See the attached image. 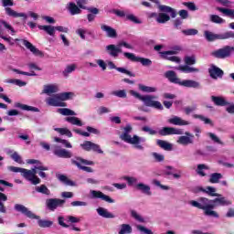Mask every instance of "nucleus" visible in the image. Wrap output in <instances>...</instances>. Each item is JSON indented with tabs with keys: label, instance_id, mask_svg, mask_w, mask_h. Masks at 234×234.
<instances>
[{
	"label": "nucleus",
	"instance_id": "412c9836",
	"mask_svg": "<svg viewBox=\"0 0 234 234\" xmlns=\"http://www.w3.org/2000/svg\"><path fill=\"white\" fill-rule=\"evenodd\" d=\"M53 153L56 156H58V158H72V153H70V151L59 148L58 145L54 146Z\"/></svg>",
	"mask_w": 234,
	"mask_h": 234
},
{
	"label": "nucleus",
	"instance_id": "c03bdc74",
	"mask_svg": "<svg viewBox=\"0 0 234 234\" xmlns=\"http://www.w3.org/2000/svg\"><path fill=\"white\" fill-rule=\"evenodd\" d=\"M221 178H222V174L213 173L210 175V178H209L208 182H210V184H218V182H220Z\"/></svg>",
	"mask_w": 234,
	"mask_h": 234
},
{
	"label": "nucleus",
	"instance_id": "de8ad7c7",
	"mask_svg": "<svg viewBox=\"0 0 234 234\" xmlns=\"http://www.w3.org/2000/svg\"><path fill=\"white\" fill-rule=\"evenodd\" d=\"M55 131L62 136L66 135L68 138H72V132H70V130L68 128H55Z\"/></svg>",
	"mask_w": 234,
	"mask_h": 234
},
{
	"label": "nucleus",
	"instance_id": "7c9ffc66",
	"mask_svg": "<svg viewBox=\"0 0 234 234\" xmlns=\"http://www.w3.org/2000/svg\"><path fill=\"white\" fill-rule=\"evenodd\" d=\"M15 107L16 109H21L22 111H28V112H39L38 108L29 106V105H27V104H22L21 102L15 103Z\"/></svg>",
	"mask_w": 234,
	"mask_h": 234
},
{
	"label": "nucleus",
	"instance_id": "39448f33",
	"mask_svg": "<svg viewBox=\"0 0 234 234\" xmlns=\"http://www.w3.org/2000/svg\"><path fill=\"white\" fill-rule=\"evenodd\" d=\"M124 133L121 134L120 138L126 144H131L132 145H134L135 149H138L139 151H144V146L140 144V136L133 135V137L129 133L133 131V127L131 124L126 125L124 128Z\"/></svg>",
	"mask_w": 234,
	"mask_h": 234
},
{
	"label": "nucleus",
	"instance_id": "8fccbe9b",
	"mask_svg": "<svg viewBox=\"0 0 234 234\" xmlns=\"http://www.w3.org/2000/svg\"><path fill=\"white\" fill-rule=\"evenodd\" d=\"M58 179L62 182V184H65V186H74V182L70 181L65 175H58Z\"/></svg>",
	"mask_w": 234,
	"mask_h": 234
},
{
	"label": "nucleus",
	"instance_id": "bb28decb",
	"mask_svg": "<svg viewBox=\"0 0 234 234\" xmlns=\"http://www.w3.org/2000/svg\"><path fill=\"white\" fill-rule=\"evenodd\" d=\"M212 101L217 105L218 107H226L229 105V102L224 99V97L220 96H211Z\"/></svg>",
	"mask_w": 234,
	"mask_h": 234
},
{
	"label": "nucleus",
	"instance_id": "5701e85b",
	"mask_svg": "<svg viewBox=\"0 0 234 234\" xmlns=\"http://www.w3.org/2000/svg\"><path fill=\"white\" fill-rule=\"evenodd\" d=\"M59 91V86L58 84H47L44 85V89L42 90V94H47L50 96L51 94H56V92Z\"/></svg>",
	"mask_w": 234,
	"mask_h": 234
},
{
	"label": "nucleus",
	"instance_id": "f8f14e48",
	"mask_svg": "<svg viewBox=\"0 0 234 234\" xmlns=\"http://www.w3.org/2000/svg\"><path fill=\"white\" fill-rule=\"evenodd\" d=\"M14 207H15V210L17 211V213H22V215H25V217H27V218L39 220V216H36L34 212L30 211L28 207H25L22 204H16Z\"/></svg>",
	"mask_w": 234,
	"mask_h": 234
},
{
	"label": "nucleus",
	"instance_id": "72a5a7b5",
	"mask_svg": "<svg viewBox=\"0 0 234 234\" xmlns=\"http://www.w3.org/2000/svg\"><path fill=\"white\" fill-rule=\"evenodd\" d=\"M39 30H44L48 36L54 37L56 36V27L54 26H38Z\"/></svg>",
	"mask_w": 234,
	"mask_h": 234
},
{
	"label": "nucleus",
	"instance_id": "338daca9",
	"mask_svg": "<svg viewBox=\"0 0 234 234\" xmlns=\"http://www.w3.org/2000/svg\"><path fill=\"white\" fill-rule=\"evenodd\" d=\"M131 215H132L133 218H134L138 222H144V218H142V216H140L138 214V212H136L135 210H131Z\"/></svg>",
	"mask_w": 234,
	"mask_h": 234
},
{
	"label": "nucleus",
	"instance_id": "423d86ee",
	"mask_svg": "<svg viewBox=\"0 0 234 234\" xmlns=\"http://www.w3.org/2000/svg\"><path fill=\"white\" fill-rule=\"evenodd\" d=\"M182 50V47L175 46L171 50L168 51H161L160 56L162 59H167L168 61H172V63H180V58L175 56L178 54ZM169 56H172L169 58Z\"/></svg>",
	"mask_w": 234,
	"mask_h": 234
},
{
	"label": "nucleus",
	"instance_id": "2f4dec72",
	"mask_svg": "<svg viewBox=\"0 0 234 234\" xmlns=\"http://www.w3.org/2000/svg\"><path fill=\"white\" fill-rule=\"evenodd\" d=\"M156 145L161 149H164V151H173V144L167 141L157 139Z\"/></svg>",
	"mask_w": 234,
	"mask_h": 234
},
{
	"label": "nucleus",
	"instance_id": "ddd939ff",
	"mask_svg": "<svg viewBox=\"0 0 234 234\" xmlns=\"http://www.w3.org/2000/svg\"><path fill=\"white\" fill-rule=\"evenodd\" d=\"M65 200L59 198H49L46 200V205L49 211H56L58 207H63L65 206Z\"/></svg>",
	"mask_w": 234,
	"mask_h": 234
},
{
	"label": "nucleus",
	"instance_id": "c756f323",
	"mask_svg": "<svg viewBox=\"0 0 234 234\" xmlns=\"http://www.w3.org/2000/svg\"><path fill=\"white\" fill-rule=\"evenodd\" d=\"M96 211L100 217H102V218H114V214L109 212V210L105 207H100L96 209Z\"/></svg>",
	"mask_w": 234,
	"mask_h": 234
},
{
	"label": "nucleus",
	"instance_id": "473e14b6",
	"mask_svg": "<svg viewBox=\"0 0 234 234\" xmlns=\"http://www.w3.org/2000/svg\"><path fill=\"white\" fill-rule=\"evenodd\" d=\"M106 52L112 58H116L118 56V46L112 44L106 46Z\"/></svg>",
	"mask_w": 234,
	"mask_h": 234
},
{
	"label": "nucleus",
	"instance_id": "774afa93",
	"mask_svg": "<svg viewBox=\"0 0 234 234\" xmlns=\"http://www.w3.org/2000/svg\"><path fill=\"white\" fill-rule=\"evenodd\" d=\"M152 156L154 158L155 162H164V160H165V156H164V154H160L156 152H154Z\"/></svg>",
	"mask_w": 234,
	"mask_h": 234
},
{
	"label": "nucleus",
	"instance_id": "b1692460",
	"mask_svg": "<svg viewBox=\"0 0 234 234\" xmlns=\"http://www.w3.org/2000/svg\"><path fill=\"white\" fill-rule=\"evenodd\" d=\"M211 204H216V207H218V206H231V204H233V202L229 199H227L226 197L220 196L218 197H216L214 199H212Z\"/></svg>",
	"mask_w": 234,
	"mask_h": 234
},
{
	"label": "nucleus",
	"instance_id": "13d9d810",
	"mask_svg": "<svg viewBox=\"0 0 234 234\" xmlns=\"http://www.w3.org/2000/svg\"><path fill=\"white\" fill-rule=\"evenodd\" d=\"M182 34H184L185 36H197V34H198V30L195 28L183 29Z\"/></svg>",
	"mask_w": 234,
	"mask_h": 234
},
{
	"label": "nucleus",
	"instance_id": "9b49d317",
	"mask_svg": "<svg viewBox=\"0 0 234 234\" xmlns=\"http://www.w3.org/2000/svg\"><path fill=\"white\" fill-rule=\"evenodd\" d=\"M81 149L83 151H93V153H98L99 154H103V150H101V147L100 144H94L90 141H84L82 144H80Z\"/></svg>",
	"mask_w": 234,
	"mask_h": 234
},
{
	"label": "nucleus",
	"instance_id": "ea45409f",
	"mask_svg": "<svg viewBox=\"0 0 234 234\" xmlns=\"http://www.w3.org/2000/svg\"><path fill=\"white\" fill-rule=\"evenodd\" d=\"M68 10L71 14V16H76L81 13V9H80V7H78V5H76V4L72 2L69 4Z\"/></svg>",
	"mask_w": 234,
	"mask_h": 234
},
{
	"label": "nucleus",
	"instance_id": "a211bd4d",
	"mask_svg": "<svg viewBox=\"0 0 234 234\" xmlns=\"http://www.w3.org/2000/svg\"><path fill=\"white\" fill-rule=\"evenodd\" d=\"M160 136H170L171 134H184V131L173 127H163L159 131Z\"/></svg>",
	"mask_w": 234,
	"mask_h": 234
},
{
	"label": "nucleus",
	"instance_id": "0eeeda50",
	"mask_svg": "<svg viewBox=\"0 0 234 234\" xmlns=\"http://www.w3.org/2000/svg\"><path fill=\"white\" fill-rule=\"evenodd\" d=\"M2 6H4L5 10V14L9 16V17H23L27 19L28 16L25 13H17L14 9L8 6H14V0H1Z\"/></svg>",
	"mask_w": 234,
	"mask_h": 234
},
{
	"label": "nucleus",
	"instance_id": "37998d69",
	"mask_svg": "<svg viewBox=\"0 0 234 234\" xmlns=\"http://www.w3.org/2000/svg\"><path fill=\"white\" fill-rule=\"evenodd\" d=\"M58 98L60 99V101H67V100H71V98H74V93L73 92H61L58 93Z\"/></svg>",
	"mask_w": 234,
	"mask_h": 234
},
{
	"label": "nucleus",
	"instance_id": "864d4df0",
	"mask_svg": "<svg viewBox=\"0 0 234 234\" xmlns=\"http://www.w3.org/2000/svg\"><path fill=\"white\" fill-rule=\"evenodd\" d=\"M139 90H142L143 92H156V88L145 86L144 84H139Z\"/></svg>",
	"mask_w": 234,
	"mask_h": 234
},
{
	"label": "nucleus",
	"instance_id": "9d476101",
	"mask_svg": "<svg viewBox=\"0 0 234 234\" xmlns=\"http://www.w3.org/2000/svg\"><path fill=\"white\" fill-rule=\"evenodd\" d=\"M124 56L127 59H130V61L141 63L144 67H151L153 65V61L151 59L136 57L133 53L124 52Z\"/></svg>",
	"mask_w": 234,
	"mask_h": 234
},
{
	"label": "nucleus",
	"instance_id": "e433bc0d",
	"mask_svg": "<svg viewBox=\"0 0 234 234\" xmlns=\"http://www.w3.org/2000/svg\"><path fill=\"white\" fill-rule=\"evenodd\" d=\"M76 69H78V66L76 64L68 65L62 71L64 78H69V76H70V74H72V72H74Z\"/></svg>",
	"mask_w": 234,
	"mask_h": 234
},
{
	"label": "nucleus",
	"instance_id": "aec40b11",
	"mask_svg": "<svg viewBox=\"0 0 234 234\" xmlns=\"http://www.w3.org/2000/svg\"><path fill=\"white\" fill-rule=\"evenodd\" d=\"M208 73L212 80H218V78H222L224 76V70L215 65H212L208 69Z\"/></svg>",
	"mask_w": 234,
	"mask_h": 234
},
{
	"label": "nucleus",
	"instance_id": "4be33fe9",
	"mask_svg": "<svg viewBox=\"0 0 234 234\" xmlns=\"http://www.w3.org/2000/svg\"><path fill=\"white\" fill-rule=\"evenodd\" d=\"M217 207V205L215 203H207L204 215L206 217H212L213 218H218L220 216L218 215V212L213 210Z\"/></svg>",
	"mask_w": 234,
	"mask_h": 234
},
{
	"label": "nucleus",
	"instance_id": "cd10ccee",
	"mask_svg": "<svg viewBox=\"0 0 234 234\" xmlns=\"http://www.w3.org/2000/svg\"><path fill=\"white\" fill-rule=\"evenodd\" d=\"M101 29L105 32L107 37H116V30L105 24L101 25Z\"/></svg>",
	"mask_w": 234,
	"mask_h": 234
},
{
	"label": "nucleus",
	"instance_id": "dca6fc26",
	"mask_svg": "<svg viewBox=\"0 0 234 234\" xmlns=\"http://www.w3.org/2000/svg\"><path fill=\"white\" fill-rule=\"evenodd\" d=\"M47 105L50 107H66L67 104L59 99L58 93L52 95L51 97L46 99Z\"/></svg>",
	"mask_w": 234,
	"mask_h": 234
},
{
	"label": "nucleus",
	"instance_id": "20e7f679",
	"mask_svg": "<svg viewBox=\"0 0 234 234\" xmlns=\"http://www.w3.org/2000/svg\"><path fill=\"white\" fill-rule=\"evenodd\" d=\"M158 10L161 13L158 14L156 21L161 25L167 23V21H171V17L173 19L176 17V10H175V8L171 6L165 5H159ZM167 14H170V16Z\"/></svg>",
	"mask_w": 234,
	"mask_h": 234
},
{
	"label": "nucleus",
	"instance_id": "4c0bfd02",
	"mask_svg": "<svg viewBox=\"0 0 234 234\" xmlns=\"http://www.w3.org/2000/svg\"><path fill=\"white\" fill-rule=\"evenodd\" d=\"M65 120L69 123H71V125H77V127H83V122L78 117H67Z\"/></svg>",
	"mask_w": 234,
	"mask_h": 234
},
{
	"label": "nucleus",
	"instance_id": "49530a36",
	"mask_svg": "<svg viewBox=\"0 0 234 234\" xmlns=\"http://www.w3.org/2000/svg\"><path fill=\"white\" fill-rule=\"evenodd\" d=\"M35 189H36L37 193H41L42 195H47L48 197H49V195H50V189H48V187H47V186H45V185L36 186Z\"/></svg>",
	"mask_w": 234,
	"mask_h": 234
},
{
	"label": "nucleus",
	"instance_id": "c9c22d12",
	"mask_svg": "<svg viewBox=\"0 0 234 234\" xmlns=\"http://www.w3.org/2000/svg\"><path fill=\"white\" fill-rule=\"evenodd\" d=\"M135 187L138 191H142V193H144V195L151 196V186L144 183H139L135 186Z\"/></svg>",
	"mask_w": 234,
	"mask_h": 234
},
{
	"label": "nucleus",
	"instance_id": "052dcab7",
	"mask_svg": "<svg viewBox=\"0 0 234 234\" xmlns=\"http://www.w3.org/2000/svg\"><path fill=\"white\" fill-rule=\"evenodd\" d=\"M65 221L69 222L70 224H78V222H80V218L74 216H66Z\"/></svg>",
	"mask_w": 234,
	"mask_h": 234
},
{
	"label": "nucleus",
	"instance_id": "6e6d98bb",
	"mask_svg": "<svg viewBox=\"0 0 234 234\" xmlns=\"http://www.w3.org/2000/svg\"><path fill=\"white\" fill-rule=\"evenodd\" d=\"M207 136L210 138L212 142H215V144H219V145H224V143L220 141V139L213 133H208Z\"/></svg>",
	"mask_w": 234,
	"mask_h": 234
},
{
	"label": "nucleus",
	"instance_id": "6ab92c4d",
	"mask_svg": "<svg viewBox=\"0 0 234 234\" xmlns=\"http://www.w3.org/2000/svg\"><path fill=\"white\" fill-rule=\"evenodd\" d=\"M90 195L92 198H101V200H103L104 202H108V204L114 203V199L103 194L101 191L90 190Z\"/></svg>",
	"mask_w": 234,
	"mask_h": 234
},
{
	"label": "nucleus",
	"instance_id": "7ed1b4c3",
	"mask_svg": "<svg viewBox=\"0 0 234 234\" xmlns=\"http://www.w3.org/2000/svg\"><path fill=\"white\" fill-rule=\"evenodd\" d=\"M130 94L143 101L146 107H153L154 109H157L158 111H164V106L161 101H154L158 100L157 96L154 95H141L137 91L130 90Z\"/></svg>",
	"mask_w": 234,
	"mask_h": 234
},
{
	"label": "nucleus",
	"instance_id": "a878e982",
	"mask_svg": "<svg viewBox=\"0 0 234 234\" xmlns=\"http://www.w3.org/2000/svg\"><path fill=\"white\" fill-rule=\"evenodd\" d=\"M204 37L207 41L213 42L217 41V39H224V34H214L211 31H204Z\"/></svg>",
	"mask_w": 234,
	"mask_h": 234
},
{
	"label": "nucleus",
	"instance_id": "4468645a",
	"mask_svg": "<svg viewBox=\"0 0 234 234\" xmlns=\"http://www.w3.org/2000/svg\"><path fill=\"white\" fill-rule=\"evenodd\" d=\"M207 204H211V200L207 197H199L197 201H190V205H192L193 207L202 209L204 212L206 211V207H207Z\"/></svg>",
	"mask_w": 234,
	"mask_h": 234
},
{
	"label": "nucleus",
	"instance_id": "09e8293b",
	"mask_svg": "<svg viewBox=\"0 0 234 234\" xmlns=\"http://www.w3.org/2000/svg\"><path fill=\"white\" fill-rule=\"evenodd\" d=\"M54 140L58 144H61L67 149H72V144L69 141H67L65 139H61L59 137H55Z\"/></svg>",
	"mask_w": 234,
	"mask_h": 234
},
{
	"label": "nucleus",
	"instance_id": "a19ab883",
	"mask_svg": "<svg viewBox=\"0 0 234 234\" xmlns=\"http://www.w3.org/2000/svg\"><path fill=\"white\" fill-rule=\"evenodd\" d=\"M57 112L62 116H76V112L69 108H59Z\"/></svg>",
	"mask_w": 234,
	"mask_h": 234
},
{
	"label": "nucleus",
	"instance_id": "6e6552de",
	"mask_svg": "<svg viewBox=\"0 0 234 234\" xmlns=\"http://www.w3.org/2000/svg\"><path fill=\"white\" fill-rule=\"evenodd\" d=\"M71 164L73 165H76L78 169H80L81 171H85L86 173H92L93 171L90 167L84 166V165H94V162L92 161H89L77 156L71 159Z\"/></svg>",
	"mask_w": 234,
	"mask_h": 234
},
{
	"label": "nucleus",
	"instance_id": "4d7b16f0",
	"mask_svg": "<svg viewBox=\"0 0 234 234\" xmlns=\"http://www.w3.org/2000/svg\"><path fill=\"white\" fill-rule=\"evenodd\" d=\"M3 92H5V89L0 86V100H4L5 103H12V100H10V98H8V96Z\"/></svg>",
	"mask_w": 234,
	"mask_h": 234
},
{
	"label": "nucleus",
	"instance_id": "0e129e2a",
	"mask_svg": "<svg viewBox=\"0 0 234 234\" xmlns=\"http://www.w3.org/2000/svg\"><path fill=\"white\" fill-rule=\"evenodd\" d=\"M203 169H207V166L204 164L197 165V175H200V176H206V173L204 171H202Z\"/></svg>",
	"mask_w": 234,
	"mask_h": 234
},
{
	"label": "nucleus",
	"instance_id": "c85d7f7f",
	"mask_svg": "<svg viewBox=\"0 0 234 234\" xmlns=\"http://www.w3.org/2000/svg\"><path fill=\"white\" fill-rule=\"evenodd\" d=\"M168 123L172 125H189V121H184L182 118L178 116H174L173 118L168 119Z\"/></svg>",
	"mask_w": 234,
	"mask_h": 234
},
{
	"label": "nucleus",
	"instance_id": "58836bf2",
	"mask_svg": "<svg viewBox=\"0 0 234 234\" xmlns=\"http://www.w3.org/2000/svg\"><path fill=\"white\" fill-rule=\"evenodd\" d=\"M218 12H221L227 16V17H230V19H234V9L217 7Z\"/></svg>",
	"mask_w": 234,
	"mask_h": 234
},
{
	"label": "nucleus",
	"instance_id": "f704fd0d",
	"mask_svg": "<svg viewBox=\"0 0 234 234\" xmlns=\"http://www.w3.org/2000/svg\"><path fill=\"white\" fill-rule=\"evenodd\" d=\"M178 70H181V72H185V74H191V72H200V69L198 68H191L187 64L184 66H179Z\"/></svg>",
	"mask_w": 234,
	"mask_h": 234
},
{
	"label": "nucleus",
	"instance_id": "393cba45",
	"mask_svg": "<svg viewBox=\"0 0 234 234\" xmlns=\"http://www.w3.org/2000/svg\"><path fill=\"white\" fill-rule=\"evenodd\" d=\"M23 45L27 48V50H30L34 56H43V52L39 50L37 48L33 46L32 43L28 42L27 39H22Z\"/></svg>",
	"mask_w": 234,
	"mask_h": 234
},
{
	"label": "nucleus",
	"instance_id": "69168bd1",
	"mask_svg": "<svg viewBox=\"0 0 234 234\" xmlns=\"http://www.w3.org/2000/svg\"><path fill=\"white\" fill-rule=\"evenodd\" d=\"M109 112H111V110L105 106H101L97 110V114H99L100 116H101V114H107Z\"/></svg>",
	"mask_w": 234,
	"mask_h": 234
},
{
	"label": "nucleus",
	"instance_id": "79ce46f5",
	"mask_svg": "<svg viewBox=\"0 0 234 234\" xmlns=\"http://www.w3.org/2000/svg\"><path fill=\"white\" fill-rule=\"evenodd\" d=\"M1 25H3L4 28H5V30H7V32L11 36H16V29H14V27H12V25H10L8 22L5 20L1 21Z\"/></svg>",
	"mask_w": 234,
	"mask_h": 234
},
{
	"label": "nucleus",
	"instance_id": "bf43d9fd",
	"mask_svg": "<svg viewBox=\"0 0 234 234\" xmlns=\"http://www.w3.org/2000/svg\"><path fill=\"white\" fill-rule=\"evenodd\" d=\"M126 19L132 21V23H134L135 25H140V23H142V21L133 14L126 15Z\"/></svg>",
	"mask_w": 234,
	"mask_h": 234
},
{
	"label": "nucleus",
	"instance_id": "5fc2aeb1",
	"mask_svg": "<svg viewBox=\"0 0 234 234\" xmlns=\"http://www.w3.org/2000/svg\"><path fill=\"white\" fill-rule=\"evenodd\" d=\"M37 224L39 228H50L53 223L50 220L38 219Z\"/></svg>",
	"mask_w": 234,
	"mask_h": 234
},
{
	"label": "nucleus",
	"instance_id": "603ef678",
	"mask_svg": "<svg viewBox=\"0 0 234 234\" xmlns=\"http://www.w3.org/2000/svg\"><path fill=\"white\" fill-rule=\"evenodd\" d=\"M210 21L212 23H216L217 25H222V23H226V20H224L218 15H211L210 16Z\"/></svg>",
	"mask_w": 234,
	"mask_h": 234
},
{
	"label": "nucleus",
	"instance_id": "2eb2a0df",
	"mask_svg": "<svg viewBox=\"0 0 234 234\" xmlns=\"http://www.w3.org/2000/svg\"><path fill=\"white\" fill-rule=\"evenodd\" d=\"M177 144L180 145H191L195 144V135L189 132H186L185 135L178 137Z\"/></svg>",
	"mask_w": 234,
	"mask_h": 234
},
{
	"label": "nucleus",
	"instance_id": "f3484780",
	"mask_svg": "<svg viewBox=\"0 0 234 234\" xmlns=\"http://www.w3.org/2000/svg\"><path fill=\"white\" fill-rule=\"evenodd\" d=\"M194 193H206L208 197H221L220 194L217 193V188L213 186H207L206 188L202 186H197L194 189Z\"/></svg>",
	"mask_w": 234,
	"mask_h": 234
},
{
	"label": "nucleus",
	"instance_id": "680f3d73",
	"mask_svg": "<svg viewBox=\"0 0 234 234\" xmlns=\"http://www.w3.org/2000/svg\"><path fill=\"white\" fill-rule=\"evenodd\" d=\"M136 229H138V231H141V233H144V234H154L153 230L142 226V225H137Z\"/></svg>",
	"mask_w": 234,
	"mask_h": 234
},
{
	"label": "nucleus",
	"instance_id": "f03ea898",
	"mask_svg": "<svg viewBox=\"0 0 234 234\" xmlns=\"http://www.w3.org/2000/svg\"><path fill=\"white\" fill-rule=\"evenodd\" d=\"M165 77L167 78L170 83H175V85H180L181 87H187L188 89H198L200 87V83L196 80H182L176 75V72L173 70H168L165 73Z\"/></svg>",
	"mask_w": 234,
	"mask_h": 234
},
{
	"label": "nucleus",
	"instance_id": "f257e3e1",
	"mask_svg": "<svg viewBox=\"0 0 234 234\" xmlns=\"http://www.w3.org/2000/svg\"><path fill=\"white\" fill-rule=\"evenodd\" d=\"M27 164L34 165L35 166L31 169H25L17 166H8V171H11L12 173H21L22 176L27 180V182H30L33 186H37V184H41V179L37 177V171H48V166L43 165L41 162L36 159H28L27 161Z\"/></svg>",
	"mask_w": 234,
	"mask_h": 234
},
{
	"label": "nucleus",
	"instance_id": "1a4fd4ad",
	"mask_svg": "<svg viewBox=\"0 0 234 234\" xmlns=\"http://www.w3.org/2000/svg\"><path fill=\"white\" fill-rule=\"evenodd\" d=\"M231 52H234V47L225 46L222 48L217 49L211 53V56L218 59H226L231 56Z\"/></svg>",
	"mask_w": 234,
	"mask_h": 234
},
{
	"label": "nucleus",
	"instance_id": "e2e57ef3",
	"mask_svg": "<svg viewBox=\"0 0 234 234\" xmlns=\"http://www.w3.org/2000/svg\"><path fill=\"white\" fill-rule=\"evenodd\" d=\"M185 63L186 65H195V63H197V58H195V56L189 57L186 56L185 57Z\"/></svg>",
	"mask_w": 234,
	"mask_h": 234
},
{
	"label": "nucleus",
	"instance_id": "a18cd8bd",
	"mask_svg": "<svg viewBox=\"0 0 234 234\" xmlns=\"http://www.w3.org/2000/svg\"><path fill=\"white\" fill-rule=\"evenodd\" d=\"M133 233V227L129 224H122L121 225V229L119 234H131Z\"/></svg>",
	"mask_w": 234,
	"mask_h": 234
},
{
	"label": "nucleus",
	"instance_id": "3c124183",
	"mask_svg": "<svg viewBox=\"0 0 234 234\" xmlns=\"http://www.w3.org/2000/svg\"><path fill=\"white\" fill-rule=\"evenodd\" d=\"M8 153H13L11 154V158L12 160H14V162H16V164H23V159L21 158V155H19L17 152L9 150Z\"/></svg>",
	"mask_w": 234,
	"mask_h": 234
}]
</instances>
